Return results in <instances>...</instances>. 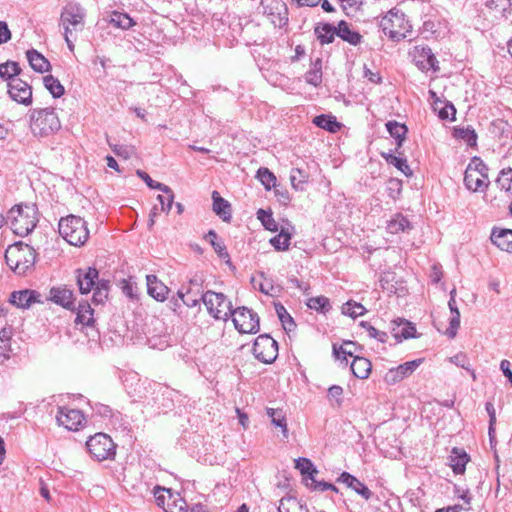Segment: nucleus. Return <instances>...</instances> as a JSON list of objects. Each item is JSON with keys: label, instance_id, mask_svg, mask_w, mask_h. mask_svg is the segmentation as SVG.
Listing matches in <instances>:
<instances>
[{"label": "nucleus", "instance_id": "1", "mask_svg": "<svg viewBox=\"0 0 512 512\" xmlns=\"http://www.w3.org/2000/svg\"><path fill=\"white\" fill-rule=\"evenodd\" d=\"M5 219L16 235L27 236L39 222L38 209L34 204L14 205Z\"/></svg>", "mask_w": 512, "mask_h": 512}, {"label": "nucleus", "instance_id": "2", "mask_svg": "<svg viewBox=\"0 0 512 512\" xmlns=\"http://www.w3.org/2000/svg\"><path fill=\"white\" fill-rule=\"evenodd\" d=\"M36 250L22 241L10 245L5 252L7 265L18 275H25L36 262Z\"/></svg>", "mask_w": 512, "mask_h": 512}, {"label": "nucleus", "instance_id": "3", "mask_svg": "<svg viewBox=\"0 0 512 512\" xmlns=\"http://www.w3.org/2000/svg\"><path fill=\"white\" fill-rule=\"evenodd\" d=\"M59 234L73 246L84 245L89 238L87 223L79 216L68 215L60 219Z\"/></svg>", "mask_w": 512, "mask_h": 512}, {"label": "nucleus", "instance_id": "4", "mask_svg": "<svg viewBox=\"0 0 512 512\" xmlns=\"http://www.w3.org/2000/svg\"><path fill=\"white\" fill-rule=\"evenodd\" d=\"M30 128L38 137H47L61 128V122L53 108L35 109L31 112Z\"/></svg>", "mask_w": 512, "mask_h": 512}, {"label": "nucleus", "instance_id": "5", "mask_svg": "<svg viewBox=\"0 0 512 512\" xmlns=\"http://www.w3.org/2000/svg\"><path fill=\"white\" fill-rule=\"evenodd\" d=\"M380 27L385 35L395 41L406 38L412 28L405 14L396 9L390 10L382 17Z\"/></svg>", "mask_w": 512, "mask_h": 512}, {"label": "nucleus", "instance_id": "6", "mask_svg": "<svg viewBox=\"0 0 512 512\" xmlns=\"http://www.w3.org/2000/svg\"><path fill=\"white\" fill-rule=\"evenodd\" d=\"M86 11L78 3L69 2L61 11L59 25L63 34H74L84 29Z\"/></svg>", "mask_w": 512, "mask_h": 512}, {"label": "nucleus", "instance_id": "7", "mask_svg": "<svg viewBox=\"0 0 512 512\" xmlns=\"http://www.w3.org/2000/svg\"><path fill=\"white\" fill-rule=\"evenodd\" d=\"M487 172V166L479 158H473L467 166L464 175L466 188L473 192L486 189L489 183Z\"/></svg>", "mask_w": 512, "mask_h": 512}, {"label": "nucleus", "instance_id": "8", "mask_svg": "<svg viewBox=\"0 0 512 512\" xmlns=\"http://www.w3.org/2000/svg\"><path fill=\"white\" fill-rule=\"evenodd\" d=\"M201 299L208 313L216 320L226 321L232 314V304L223 293L207 291Z\"/></svg>", "mask_w": 512, "mask_h": 512}, {"label": "nucleus", "instance_id": "9", "mask_svg": "<svg viewBox=\"0 0 512 512\" xmlns=\"http://www.w3.org/2000/svg\"><path fill=\"white\" fill-rule=\"evenodd\" d=\"M86 447L91 457L97 461L112 459L115 456V448L111 437L105 433H97L91 436Z\"/></svg>", "mask_w": 512, "mask_h": 512}, {"label": "nucleus", "instance_id": "10", "mask_svg": "<svg viewBox=\"0 0 512 512\" xmlns=\"http://www.w3.org/2000/svg\"><path fill=\"white\" fill-rule=\"evenodd\" d=\"M232 320L235 328L243 334H255L259 331V317L247 307H239L232 311Z\"/></svg>", "mask_w": 512, "mask_h": 512}, {"label": "nucleus", "instance_id": "11", "mask_svg": "<svg viewBox=\"0 0 512 512\" xmlns=\"http://www.w3.org/2000/svg\"><path fill=\"white\" fill-rule=\"evenodd\" d=\"M253 354L259 361L270 364L278 356V344L271 336L260 335L254 341Z\"/></svg>", "mask_w": 512, "mask_h": 512}, {"label": "nucleus", "instance_id": "12", "mask_svg": "<svg viewBox=\"0 0 512 512\" xmlns=\"http://www.w3.org/2000/svg\"><path fill=\"white\" fill-rule=\"evenodd\" d=\"M410 56L415 65L423 72L439 70L437 65L438 61L432 53V50L427 46H415L410 51Z\"/></svg>", "mask_w": 512, "mask_h": 512}, {"label": "nucleus", "instance_id": "13", "mask_svg": "<svg viewBox=\"0 0 512 512\" xmlns=\"http://www.w3.org/2000/svg\"><path fill=\"white\" fill-rule=\"evenodd\" d=\"M57 423L70 431H77L84 423L85 417L78 409L60 407L56 416Z\"/></svg>", "mask_w": 512, "mask_h": 512}, {"label": "nucleus", "instance_id": "14", "mask_svg": "<svg viewBox=\"0 0 512 512\" xmlns=\"http://www.w3.org/2000/svg\"><path fill=\"white\" fill-rule=\"evenodd\" d=\"M10 98L20 104L30 105L32 103V88L20 78L12 79L7 83Z\"/></svg>", "mask_w": 512, "mask_h": 512}, {"label": "nucleus", "instance_id": "15", "mask_svg": "<svg viewBox=\"0 0 512 512\" xmlns=\"http://www.w3.org/2000/svg\"><path fill=\"white\" fill-rule=\"evenodd\" d=\"M422 361V359H416L389 369L384 376L385 382L389 385H394L402 381L410 376L420 366Z\"/></svg>", "mask_w": 512, "mask_h": 512}, {"label": "nucleus", "instance_id": "16", "mask_svg": "<svg viewBox=\"0 0 512 512\" xmlns=\"http://www.w3.org/2000/svg\"><path fill=\"white\" fill-rule=\"evenodd\" d=\"M337 481L345 484L365 500H369L373 495L372 491L363 482L348 472H342Z\"/></svg>", "mask_w": 512, "mask_h": 512}, {"label": "nucleus", "instance_id": "17", "mask_svg": "<svg viewBox=\"0 0 512 512\" xmlns=\"http://www.w3.org/2000/svg\"><path fill=\"white\" fill-rule=\"evenodd\" d=\"M98 276V270L95 268L89 267L86 270L78 269L77 284L79 286V291L82 294L89 293L94 288Z\"/></svg>", "mask_w": 512, "mask_h": 512}, {"label": "nucleus", "instance_id": "18", "mask_svg": "<svg viewBox=\"0 0 512 512\" xmlns=\"http://www.w3.org/2000/svg\"><path fill=\"white\" fill-rule=\"evenodd\" d=\"M40 294L34 290L14 291L10 296V302L18 308H28L31 304L40 302Z\"/></svg>", "mask_w": 512, "mask_h": 512}, {"label": "nucleus", "instance_id": "19", "mask_svg": "<svg viewBox=\"0 0 512 512\" xmlns=\"http://www.w3.org/2000/svg\"><path fill=\"white\" fill-rule=\"evenodd\" d=\"M49 299L66 309H72L74 303L73 292L66 287H53L50 290Z\"/></svg>", "mask_w": 512, "mask_h": 512}, {"label": "nucleus", "instance_id": "20", "mask_svg": "<svg viewBox=\"0 0 512 512\" xmlns=\"http://www.w3.org/2000/svg\"><path fill=\"white\" fill-rule=\"evenodd\" d=\"M147 291L148 294L157 301H164L167 298L169 289L155 275H147Z\"/></svg>", "mask_w": 512, "mask_h": 512}, {"label": "nucleus", "instance_id": "21", "mask_svg": "<svg viewBox=\"0 0 512 512\" xmlns=\"http://www.w3.org/2000/svg\"><path fill=\"white\" fill-rule=\"evenodd\" d=\"M415 332L414 325L405 319L398 318L392 322V334L397 341L414 337Z\"/></svg>", "mask_w": 512, "mask_h": 512}, {"label": "nucleus", "instance_id": "22", "mask_svg": "<svg viewBox=\"0 0 512 512\" xmlns=\"http://www.w3.org/2000/svg\"><path fill=\"white\" fill-rule=\"evenodd\" d=\"M491 241L502 251L512 253V230L510 229H493L491 233Z\"/></svg>", "mask_w": 512, "mask_h": 512}, {"label": "nucleus", "instance_id": "23", "mask_svg": "<svg viewBox=\"0 0 512 512\" xmlns=\"http://www.w3.org/2000/svg\"><path fill=\"white\" fill-rule=\"evenodd\" d=\"M266 414L270 418L272 425L280 428L284 439L289 437V429L286 419V414L282 409L266 408Z\"/></svg>", "mask_w": 512, "mask_h": 512}, {"label": "nucleus", "instance_id": "24", "mask_svg": "<svg viewBox=\"0 0 512 512\" xmlns=\"http://www.w3.org/2000/svg\"><path fill=\"white\" fill-rule=\"evenodd\" d=\"M350 368L355 377L359 379H366L371 373L372 365L367 358L354 356Z\"/></svg>", "mask_w": 512, "mask_h": 512}, {"label": "nucleus", "instance_id": "25", "mask_svg": "<svg viewBox=\"0 0 512 512\" xmlns=\"http://www.w3.org/2000/svg\"><path fill=\"white\" fill-rule=\"evenodd\" d=\"M337 36L351 45H358L362 40V36L355 30L351 29L346 21H340L337 26Z\"/></svg>", "mask_w": 512, "mask_h": 512}, {"label": "nucleus", "instance_id": "26", "mask_svg": "<svg viewBox=\"0 0 512 512\" xmlns=\"http://www.w3.org/2000/svg\"><path fill=\"white\" fill-rule=\"evenodd\" d=\"M362 348L352 341H345L341 346L337 347L336 344L333 345V354L337 360L347 362V357L356 356L355 354L360 351Z\"/></svg>", "mask_w": 512, "mask_h": 512}, {"label": "nucleus", "instance_id": "27", "mask_svg": "<svg viewBox=\"0 0 512 512\" xmlns=\"http://www.w3.org/2000/svg\"><path fill=\"white\" fill-rule=\"evenodd\" d=\"M468 461L469 455L464 450L458 448L452 449V453L450 456V466L454 473H464Z\"/></svg>", "mask_w": 512, "mask_h": 512}, {"label": "nucleus", "instance_id": "28", "mask_svg": "<svg viewBox=\"0 0 512 512\" xmlns=\"http://www.w3.org/2000/svg\"><path fill=\"white\" fill-rule=\"evenodd\" d=\"M213 199V211L223 220L230 221L231 209L230 204L227 200L223 199L217 191L212 193Z\"/></svg>", "mask_w": 512, "mask_h": 512}, {"label": "nucleus", "instance_id": "29", "mask_svg": "<svg viewBox=\"0 0 512 512\" xmlns=\"http://www.w3.org/2000/svg\"><path fill=\"white\" fill-rule=\"evenodd\" d=\"M94 311L91 308L90 304L87 302L79 303L76 309V319L75 322L77 324H82L86 327H93L95 323V319L93 317Z\"/></svg>", "mask_w": 512, "mask_h": 512}, {"label": "nucleus", "instance_id": "30", "mask_svg": "<svg viewBox=\"0 0 512 512\" xmlns=\"http://www.w3.org/2000/svg\"><path fill=\"white\" fill-rule=\"evenodd\" d=\"M26 55L28 62L34 71L44 73L50 69L49 61L38 51L34 49L28 50Z\"/></svg>", "mask_w": 512, "mask_h": 512}, {"label": "nucleus", "instance_id": "31", "mask_svg": "<svg viewBox=\"0 0 512 512\" xmlns=\"http://www.w3.org/2000/svg\"><path fill=\"white\" fill-rule=\"evenodd\" d=\"M205 239L210 242L214 251L221 259H223L226 263H230V256L227 252L224 241L218 237L214 230H209L205 235Z\"/></svg>", "mask_w": 512, "mask_h": 512}, {"label": "nucleus", "instance_id": "32", "mask_svg": "<svg viewBox=\"0 0 512 512\" xmlns=\"http://www.w3.org/2000/svg\"><path fill=\"white\" fill-rule=\"evenodd\" d=\"M386 229L390 234H398L411 229V224L405 216L402 214H396L387 222Z\"/></svg>", "mask_w": 512, "mask_h": 512}, {"label": "nucleus", "instance_id": "33", "mask_svg": "<svg viewBox=\"0 0 512 512\" xmlns=\"http://www.w3.org/2000/svg\"><path fill=\"white\" fill-rule=\"evenodd\" d=\"M136 174L139 178H141L147 184V186L149 188L159 190L162 193L169 195V198H168L169 202H171L173 200L174 193L169 186H167L163 183L154 181L146 172H144L142 170H137Z\"/></svg>", "mask_w": 512, "mask_h": 512}, {"label": "nucleus", "instance_id": "34", "mask_svg": "<svg viewBox=\"0 0 512 512\" xmlns=\"http://www.w3.org/2000/svg\"><path fill=\"white\" fill-rule=\"evenodd\" d=\"M448 306L451 311L452 317L450 319L449 327L446 330V335L449 338H454L460 326V312L456 306V299H449Z\"/></svg>", "mask_w": 512, "mask_h": 512}, {"label": "nucleus", "instance_id": "35", "mask_svg": "<svg viewBox=\"0 0 512 512\" xmlns=\"http://www.w3.org/2000/svg\"><path fill=\"white\" fill-rule=\"evenodd\" d=\"M313 123L322 129H325L329 132H336L340 129V124L337 122L336 118L331 115H318L314 117Z\"/></svg>", "mask_w": 512, "mask_h": 512}, {"label": "nucleus", "instance_id": "36", "mask_svg": "<svg viewBox=\"0 0 512 512\" xmlns=\"http://www.w3.org/2000/svg\"><path fill=\"white\" fill-rule=\"evenodd\" d=\"M315 34L321 44H329L334 40L337 35V28L330 24H323L315 28Z\"/></svg>", "mask_w": 512, "mask_h": 512}, {"label": "nucleus", "instance_id": "37", "mask_svg": "<svg viewBox=\"0 0 512 512\" xmlns=\"http://www.w3.org/2000/svg\"><path fill=\"white\" fill-rule=\"evenodd\" d=\"M21 69L17 62L8 61L6 63L0 64V77L3 80L11 82L12 79H17L20 74Z\"/></svg>", "mask_w": 512, "mask_h": 512}, {"label": "nucleus", "instance_id": "38", "mask_svg": "<svg viewBox=\"0 0 512 512\" xmlns=\"http://www.w3.org/2000/svg\"><path fill=\"white\" fill-rule=\"evenodd\" d=\"M279 512H307V509L295 497H285L280 500Z\"/></svg>", "mask_w": 512, "mask_h": 512}, {"label": "nucleus", "instance_id": "39", "mask_svg": "<svg viewBox=\"0 0 512 512\" xmlns=\"http://www.w3.org/2000/svg\"><path fill=\"white\" fill-rule=\"evenodd\" d=\"M382 157L387 161L388 164L395 166L405 176L412 175V170L410 169V167L407 163V160L405 158L395 156L391 153H382Z\"/></svg>", "mask_w": 512, "mask_h": 512}, {"label": "nucleus", "instance_id": "40", "mask_svg": "<svg viewBox=\"0 0 512 512\" xmlns=\"http://www.w3.org/2000/svg\"><path fill=\"white\" fill-rule=\"evenodd\" d=\"M386 128L390 135L396 139L397 146L400 147L405 139L407 127L404 124H400L396 121H389L386 124Z\"/></svg>", "mask_w": 512, "mask_h": 512}, {"label": "nucleus", "instance_id": "41", "mask_svg": "<svg viewBox=\"0 0 512 512\" xmlns=\"http://www.w3.org/2000/svg\"><path fill=\"white\" fill-rule=\"evenodd\" d=\"M305 80L307 83L318 86L322 81V61L317 59L313 64L312 68L306 72Z\"/></svg>", "mask_w": 512, "mask_h": 512}, {"label": "nucleus", "instance_id": "42", "mask_svg": "<svg viewBox=\"0 0 512 512\" xmlns=\"http://www.w3.org/2000/svg\"><path fill=\"white\" fill-rule=\"evenodd\" d=\"M441 23L436 19H432L428 17L424 20L423 25L421 27V33L425 35L426 38L430 36L439 37L441 35Z\"/></svg>", "mask_w": 512, "mask_h": 512}, {"label": "nucleus", "instance_id": "43", "mask_svg": "<svg viewBox=\"0 0 512 512\" xmlns=\"http://www.w3.org/2000/svg\"><path fill=\"white\" fill-rule=\"evenodd\" d=\"M45 88L52 94L54 98L61 97L65 90L60 81L52 75L43 78Z\"/></svg>", "mask_w": 512, "mask_h": 512}, {"label": "nucleus", "instance_id": "44", "mask_svg": "<svg viewBox=\"0 0 512 512\" xmlns=\"http://www.w3.org/2000/svg\"><path fill=\"white\" fill-rule=\"evenodd\" d=\"M292 234L289 229L282 228L280 233L270 240L276 250H286L289 247Z\"/></svg>", "mask_w": 512, "mask_h": 512}, {"label": "nucleus", "instance_id": "45", "mask_svg": "<svg viewBox=\"0 0 512 512\" xmlns=\"http://www.w3.org/2000/svg\"><path fill=\"white\" fill-rule=\"evenodd\" d=\"M496 184L508 196H512V168L503 169L496 180Z\"/></svg>", "mask_w": 512, "mask_h": 512}, {"label": "nucleus", "instance_id": "46", "mask_svg": "<svg viewBox=\"0 0 512 512\" xmlns=\"http://www.w3.org/2000/svg\"><path fill=\"white\" fill-rule=\"evenodd\" d=\"M290 182L295 190L302 191L308 182V174L300 168H293L290 172Z\"/></svg>", "mask_w": 512, "mask_h": 512}, {"label": "nucleus", "instance_id": "47", "mask_svg": "<svg viewBox=\"0 0 512 512\" xmlns=\"http://www.w3.org/2000/svg\"><path fill=\"white\" fill-rule=\"evenodd\" d=\"M295 468H297L303 476H307V480L318 473L311 460L300 457L295 460Z\"/></svg>", "mask_w": 512, "mask_h": 512}, {"label": "nucleus", "instance_id": "48", "mask_svg": "<svg viewBox=\"0 0 512 512\" xmlns=\"http://www.w3.org/2000/svg\"><path fill=\"white\" fill-rule=\"evenodd\" d=\"M11 331L8 329H2L0 331V358L1 361L7 360L10 357L11 351Z\"/></svg>", "mask_w": 512, "mask_h": 512}, {"label": "nucleus", "instance_id": "49", "mask_svg": "<svg viewBox=\"0 0 512 512\" xmlns=\"http://www.w3.org/2000/svg\"><path fill=\"white\" fill-rule=\"evenodd\" d=\"M165 512H188L187 503L179 493H174L171 500L167 502Z\"/></svg>", "mask_w": 512, "mask_h": 512}, {"label": "nucleus", "instance_id": "50", "mask_svg": "<svg viewBox=\"0 0 512 512\" xmlns=\"http://www.w3.org/2000/svg\"><path fill=\"white\" fill-rule=\"evenodd\" d=\"M174 492L171 489H167L164 487L156 486L154 488V497L158 506L162 507L165 510L167 506V502L171 500Z\"/></svg>", "mask_w": 512, "mask_h": 512}, {"label": "nucleus", "instance_id": "51", "mask_svg": "<svg viewBox=\"0 0 512 512\" xmlns=\"http://www.w3.org/2000/svg\"><path fill=\"white\" fill-rule=\"evenodd\" d=\"M365 312V307L354 301H348L342 306V313L352 318L364 315Z\"/></svg>", "mask_w": 512, "mask_h": 512}, {"label": "nucleus", "instance_id": "52", "mask_svg": "<svg viewBox=\"0 0 512 512\" xmlns=\"http://www.w3.org/2000/svg\"><path fill=\"white\" fill-rule=\"evenodd\" d=\"M307 306L310 309L316 310L318 312H326L328 311L330 307L329 299L325 296H317V297H311L307 301Z\"/></svg>", "mask_w": 512, "mask_h": 512}, {"label": "nucleus", "instance_id": "53", "mask_svg": "<svg viewBox=\"0 0 512 512\" xmlns=\"http://www.w3.org/2000/svg\"><path fill=\"white\" fill-rule=\"evenodd\" d=\"M275 310H276L278 318L281 321L284 329L291 331L292 328L295 326V323L293 321V318L290 316V314L285 309V307L282 304L278 303V304H275Z\"/></svg>", "mask_w": 512, "mask_h": 512}, {"label": "nucleus", "instance_id": "54", "mask_svg": "<svg viewBox=\"0 0 512 512\" xmlns=\"http://www.w3.org/2000/svg\"><path fill=\"white\" fill-rule=\"evenodd\" d=\"M257 178L264 185L267 190H270L276 185V177L268 168H260L257 171Z\"/></svg>", "mask_w": 512, "mask_h": 512}, {"label": "nucleus", "instance_id": "55", "mask_svg": "<svg viewBox=\"0 0 512 512\" xmlns=\"http://www.w3.org/2000/svg\"><path fill=\"white\" fill-rule=\"evenodd\" d=\"M360 326L365 329L370 338L376 339L381 343H385L388 339V335L386 332L376 329L369 322L361 321Z\"/></svg>", "mask_w": 512, "mask_h": 512}, {"label": "nucleus", "instance_id": "56", "mask_svg": "<svg viewBox=\"0 0 512 512\" xmlns=\"http://www.w3.org/2000/svg\"><path fill=\"white\" fill-rule=\"evenodd\" d=\"M257 218L261 221L263 226L270 231H277L278 225L274 220L272 213L269 211H265L263 209H259L257 212Z\"/></svg>", "mask_w": 512, "mask_h": 512}, {"label": "nucleus", "instance_id": "57", "mask_svg": "<svg viewBox=\"0 0 512 512\" xmlns=\"http://www.w3.org/2000/svg\"><path fill=\"white\" fill-rule=\"evenodd\" d=\"M111 23L122 29H129L134 25L132 18L124 13L115 12L111 16Z\"/></svg>", "mask_w": 512, "mask_h": 512}, {"label": "nucleus", "instance_id": "58", "mask_svg": "<svg viewBox=\"0 0 512 512\" xmlns=\"http://www.w3.org/2000/svg\"><path fill=\"white\" fill-rule=\"evenodd\" d=\"M438 116L441 120H454L456 115V109L450 102L443 101L442 105H438Z\"/></svg>", "mask_w": 512, "mask_h": 512}, {"label": "nucleus", "instance_id": "59", "mask_svg": "<svg viewBox=\"0 0 512 512\" xmlns=\"http://www.w3.org/2000/svg\"><path fill=\"white\" fill-rule=\"evenodd\" d=\"M450 361L452 363H454L455 365H457V366H459L461 368H464L467 371H469L471 373V376H472L473 379L476 378L475 371L473 369H471L469 360H468V358H467V356L465 354H462V353L457 354V355L451 357Z\"/></svg>", "mask_w": 512, "mask_h": 512}, {"label": "nucleus", "instance_id": "60", "mask_svg": "<svg viewBox=\"0 0 512 512\" xmlns=\"http://www.w3.org/2000/svg\"><path fill=\"white\" fill-rule=\"evenodd\" d=\"M113 152L118 156L124 159H129L135 154V148L133 146L128 145H110Z\"/></svg>", "mask_w": 512, "mask_h": 512}, {"label": "nucleus", "instance_id": "61", "mask_svg": "<svg viewBox=\"0 0 512 512\" xmlns=\"http://www.w3.org/2000/svg\"><path fill=\"white\" fill-rule=\"evenodd\" d=\"M343 394V389L341 386L333 385L328 389V397L329 399H335L337 405L342 403L341 396Z\"/></svg>", "mask_w": 512, "mask_h": 512}, {"label": "nucleus", "instance_id": "62", "mask_svg": "<svg viewBox=\"0 0 512 512\" xmlns=\"http://www.w3.org/2000/svg\"><path fill=\"white\" fill-rule=\"evenodd\" d=\"M307 486L314 490L318 491H326L329 487H331V483H327L324 481H317L315 476L311 477L310 482H307Z\"/></svg>", "mask_w": 512, "mask_h": 512}, {"label": "nucleus", "instance_id": "63", "mask_svg": "<svg viewBox=\"0 0 512 512\" xmlns=\"http://www.w3.org/2000/svg\"><path fill=\"white\" fill-rule=\"evenodd\" d=\"M93 289H94V293H93V297H92L93 302L95 304L103 303L108 297V293L106 292V290L104 288H93Z\"/></svg>", "mask_w": 512, "mask_h": 512}, {"label": "nucleus", "instance_id": "64", "mask_svg": "<svg viewBox=\"0 0 512 512\" xmlns=\"http://www.w3.org/2000/svg\"><path fill=\"white\" fill-rule=\"evenodd\" d=\"M11 39V32L4 21H0V45Z\"/></svg>", "mask_w": 512, "mask_h": 512}]
</instances>
